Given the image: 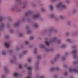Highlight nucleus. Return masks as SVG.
Wrapping results in <instances>:
<instances>
[{"label": "nucleus", "mask_w": 78, "mask_h": 78, "mask_svg": "<svg viewBox=\"0 0 78 78\" xmlns=\"http://www.w3.org/2000/svg\"><path fill=\"white\" fill-rule=\"evenodd\" d=\"M51 17H54V15L52 14V15H51Z\"/></svg>", "instance_id": "23"}, {"label": "nucleus", "mask_w": 78, "mask_h": 78, "mask_svg": "<svg viewBox=\"0 0 78 78\" xmlns=\"http://www.w3.org/2000/svg\"><path fill=\"white\" fill-rule=\"evenodd\" d=\"M31 58H29L28 59V62H31Z\"/></svg>", "instance_id": "16"}, {"label": "nucleus", "mask_w": 78, "mask_h": 78, "mask_svg": "<svg viewBox=\"0 0 78 78\" xmlns=\"http://www.w3.org/2000/svg\"><path fill=\"white\" fill-rule=\"evenodd\" d=\"M11 62L12 63H13V62H14V60H11Z\"/></svg>", "instance_id": "25"}, {"label": "nucleus", "mask_w": 78, "mask_h": 78, "mask_svg": "<svg viewBox=\"0 0 78 78\" xmlns=\"http://www.w3.org/2000/svg\"><path fill=\"white\" fill-rule=\"evenodd\" d=\"M34 39V37H30V39Z\"/></svg>", "instance_id": "19"}, {"label": "nucleus", "mask_w": 78, "mask_h": 78, "mask_svg": "<svg viewBox=\"0 0 78 78\" xmlns=\"http://www.w3.org/2000/svg\"><path fill=\"white\" fill-rule=\"evenodd\" d=\"M3 20V18L2 17H0V21L2 20Z\"/></svg>", "instance_id": "18"}, {"label": "nucleus", "mask_w": 78, "mask_h": 78, "mask_svg": "<svg viewBox=\"0 0 78 78\" xmlns=\"http://www.w3.org/2000/svg\"><path fill=\"white\" fill-rule=\"evenodd\" d=\"M58 43H60L61 42V41H60V40H58V41H57Z\"/></svg>", "instance_id": "26"}, {"label": "nucleus", "mask_w": 78, "mask_h": 78, "mask_svg": "<svg viewBox=\"0 0 78 78\" xmlns=\"http://www.w3.org/2000/svg\"><path fill=\"white\" fill-rule=\"evenodd\" d=\"M55 60L56 59V58H55Z\"/></svg>", "instance_id": "37"}, {"label": "nucleus", "mask_w": 78, "mask_h": 78, "mask_svg": "<svg viewBox=\"0 0 78 78\" xmlns=\"http://www.w3.org/2000/svg\"><path fill=\"white\" fill-rule=\"evenodd\" d=\"M19 36H23V34L22 33L20 34Z\"/></svg>", "instance_id": "17"}, {"label": "nucleus", "mask_w": 78, "mask_h": 78, "mask_svg": "<svg viewBox=\"0 0 78 78\" xmlns=\"http://www.w3.org/2000/svg\"><path fill=\"white\" fill-rule=\"evenodd\" d=\"M18 25H19V23H17L15 24L14 25V26H17Z\"/></svg>", "instance_id": "14"}, {"label": "nucleus", "mask_w": 78, "mask_h": 78, "mask_svg": "<svg viewBox=\"0 0 78 78\" xmlns=\"http://www.w3.org/2000/svg\"><path fill=\"white\" fill-rule=\"evenodd\" d=\"M57 8H59L61 7L63 8H66V6L64 5H63L62 2H60L56 6Z\"/></svg>", "instance_id": "2"}, {"label": "nucleus", "mask_w": 78, "mask_h": 78, "mask_svg": "<svg viewBox=\"0 0 78 78\" xmlns=\"http://www.w3.org/2000/svg\"><path fill=\"white\" fill-rule=\"evenodd\" d=\"M64 67H65V68H66V67H67V65H64Z\"/></svg>", "instance_id": "24"}, {"label": "nucleus", "mask_w": 78, "mask_h": 78, "mask_svg": "<svg viewBox=\"0 0 78 78\" xmlns=\"http://www.w3.org/2000/svg\"><path fill=\"white\" fill-rule=\"evenodd\" d=\"M70 40H68V41H70Z\"/></svg>", "instance_id": "35"}, {"label": "nucleus", "mask_w": 78, "mask_h": 78, "mask_svg": "<svg viewBox=\"0 0 78 78\" xmlns=\"http://www.w3.org/2000/svg\"><path fill=\"white\" fill-rule=\"evenodd\" d=\"M75 48H76V46H74L73 47V49H74V50L73 51L72 53L74 54V57L76 58V57H77V55H76V53H77V51H76V50L75 49Z\"/></svg>", "instance_id": "1"}, {"label": "nucleus", "mask_w": 78, "mask_h": 78, "mask_svg": "<svg viewBox=\"0 0 78 78\" xmlns=\"http://www.w3.org/2000/svg\"><path fill=\"white\" fill-rule=\"evenodd\" d=\"M55 40H54V41H55Z\"/></svg>", "instance_id": "39"}, {"label": "nucleus", "mask_w": 78, "mask_h": 78, "mask_svg": "<svg viewBox=\"0 0 78 78\" xmlns=\"http://www.w3.org/2000/svg\"><path fill=\"white\" fill-rule=\"evenodd\" d=\"M28 43H29V42H28V41H26L25 42V44H26V45H27V44H28Z\"/></svg>", "instance_id": "15"}, {"label": "nucleus", "mask_w": 78, "mask_h": 78, "mask_svg": "<svg viewBox=\"0 0 78 78\" xmlns=\"http://www.w3.org/2000/svg\"><path fill=\"white\" fill-rule=\"evenodd\" d=\"M8 37H9L7 35V36H6L5 37V38H6V39H8Z\"/></svg>", "instance_id": "22"}, {"label": "nucleus", "mask_w": 78, "mask_h": 78, "mask_svg": "<svg viewBox=\"0 0 78 78\" xmlns=\"http://www.w3.org/2000/svg\"><path fill=\"white\" fill-rule=\"evenodd\" d=\"M14 76L15 77H17L18 76V74L17 73H15L14 74Z\"/></svg>", "instance_id": "9"}, {"label": "nucleus", "mask_w": 78, "mask_h": 78, "mask_svg": "<svg viewBox=\"0 0 78 78\" xmlns=\"http://www.w3.org/2000/svg\"><path fill=\"white\" fill-rule=\"evenodd\" d=\"M57 57H58V56H57Z\"/></svg>", "instance_id": "40"}, {"label": "nucleus", "mask_w": 78, "mask_h": 78, "mask_svg": "<svg viewBox=\"0 0 78 78\" xmlns=\"http://www.w3.org/2000/svg\"><path fill=\"white\" fill-rule=\"evenodd\" d=\"M26 78H31V77H30V76H28V77H26Z\"/></svg>", "instance_id": "31"}, {"label": "nucleus", "mask_w": 78, "mask_h": 78, "mask_svg": "<svg viewBox=\"0 0 78 78\" xmlns=\"http://www.w3.org/2000/svg\"><path fill=\"white\" fill-rule=\"evenodd\" d=\"M59 69L58 68H57L56 69L55 68H52L51 69V71H54V70H59Z\"/></svg>", "instance_id": "4"}, {"label": "nucleus", "mask_w": 78, "mask_h": 78, "mask_svg": "<svg viewBox=\"0 0 78 78\" xmlns=\"http://www.w3.org/2000/svg\"><path fill=\"white\" fill-rule=\"evenodd\" d=\"M65 75H67V73H65Z\"/></svg>", "instance_id": "29"}, {"label": "nucleus", "mask_w": 78, "mask_h": 78, "mask_svg": "<svg viewBox=\"0 0 78 78\" xmlns=\"http://www.w3.org/2000/svg\"><path fill=\"white\" fill-rule=\"evenodd\" d=\"M36 49H35L34 51V52L36 53Z\"/></svg>", "instance_id": "27"}, {"label": "nucleus", "mask_w": 78, "mask_h": 78, "mask_svg": "<svg viewBox=\"0 0 78 78\" xmlns=\"http://www.w3.org/2000/svg\"><path fill=\"white\" fill-rule=\"evenodd\" d=\"M38 59H39L40 58H41V56H39L38 57Z\"/></svg>", "instance_id": "28"}, {"label": "nucleus", "mask_w": 78, "mask_h": 78, "mask_svg": "<svg viewBox=\"0 0 78 78\" xmlns=\"http://www.w3.org/2000/svg\"><path fill=\"white\" fill-rule=\"evenodd\" d=\"M60 18H62V16H60Z\"/></svg>", "instance_id": "30"}, {"label": "nucleus", "mask_w": 78, "mask_h": 78, "mask_svg": "<svg viewBox=\"0 0 78 78\" xmlns=\"http://www.w3.org/2000/svg\"><path fill=\"white\" fill-rule=\"evenodd\" d=\"M45 43L47 45H49V44H50V41H45Z\"/></svg>", "instance_id": "7"}, {"label": "nucleus", "mask_w": 78, "mask_h": 78, "mask_svg": "<svg viewBox=\"0 0 78 78\" xmlns=\"http://www.w3.org/2000/svg\"><path fill=\"white\" fill-rule=\"evenodd\" d=\"M4 27V25H2L1 26V27Z\"/></svg>", "instance_id": "32"}, {"label": "nucleus", "mask_w": 78, "mask_h": 78, "mask_svg": "<svg viewBox=\"0 0 78 78\" xmlns=\"http://www.w3.org/2000/svg\"><path fill=\"white\" fill-rule=\"evenodd\" d=\"M34 27H35V28H37L38 27V25L37 24H35L34 25Z\"/></svg>", "instance_id": "11"}, {"label": "nucleus", "mask_w": 78, "mask_h": 78, "mask_svg": "<svg viewBox=\"0 0 78 78\" xmlns=\"http://www.w3.org/2000/svg\"><path fill=\"white\" fill-rule=\"evenodd\" d=\"M63 59H64V58H62Z\"/></svg>", "instance_id": "38"}, {"label": "nucleus", "mask_w": 78, "mask_h": 78, "mask_svg": "<svg viewBox=\"0 0 78 78\" xmlns=\"http://www.w3.org/2000/svg\"><path fill=\"white\" fill-rule=\"evenodd\" d=\"M65 45L63 44V45H62V48H64V47H65Z\"/></svg>", "instance_id": "20"}, {"label": "nucleus", "mask_w": 78, "mask_h": 78, "mask_svg": "<svg viewBox=\"0 0 78 78\" xmlns=\"http://www.w3.org/2000/svg\"><path fill=\"white\" fill-rule=\"evenodd\" d=\"M69 71L70 72H74L75 73H78V70L76 69H72V68H70L69 69Z\"/></svg>", "instance_id": "3"}, {"label": "nucleus", "mask_w": 78, "mask_h": 78, "mask_svg": "<svg viewBox=\"0 0 78 78\" xmlns=\"http://www.w3.org/2000/svg\"><path fill=\"white\" fill-rule=\"evenodd\" d=\"M28 70H31V68L28 67L27 68Z\"/></svg>", "instance_id": "13"}, {"label": "nucleus", "mask_w": 78, "mask_h": 78, "mask_svg": "<svg viewBox=\"0 0 78 78\" xmlns=\"http://www.w3.org/2000/svg\"><path fill=\"white\" fill-rule=\"evenodd\" d=\"M39 17V14H36L34 16V18H37Z\"/></svg>", "instance_id": "6"}, {"label": "nucleus", "mask_w": 78, "mask_h": 78, "mask_svg": "<svg viewBox=\"0 0 78 78\" xmlns=\"http://www.w3.org/2000/svg\"><path fill=\"white\" fill-rule=\"evenodd\" d=\"M4 44L7 48H8L9 47V42H5Z\"/></svg>", "instance_id": "5"}, {"label": "nucleus", "mask_w": 78, "mask_h": 78, "mask_svg": "<svg viewBox=\"0 0 78 78\" xmlns=\"http://www.w3.org/2000/svg\"><path fill=\"white\" fill-rule=\"evenodd\" d=\"M27 29L28 28V26H27Z\"/></svg>", "instance_id": "36"}, {"label": "nucleus", "mask_w": 78, "mask_h": 78, "mask_svg": "<svg viewBox=\"0 0 78 78\" xmlns=\"http://www.w3.org/2000/svg\"><path fill=\"white\" fill-rule=\"evenodd\" d=\"M30 14H31V11H29L25 13V14L26 16H28Z\"/></svg>", "instance_id": "8"}, {"label": "nucleus", "mask_w": 78, "mask_h": 78, "mask_svg": "<svg viewBox=\"0 0 78 78\" xmlns=\"http://www.w3.org/2000/svg\"><path fill=\"white\" fill-rule=\"evenodd\" d=\"M19 68H22V65H19Z\"/></svg>", "instance_id": "21"}, {"label": "nucleus", "mask_w": 78, "mask_h": 78, "mask_svg": "<svg viewBox=\"0 0 78 78\" xmlns=\"http://www.w3.org/2000/svg\"><path fill=\"white\" fill-rule=\"evenodd\" d=\"M24 66H25V67H27V65H24Z\"/></svg>", "instance_id": "34"}, {"label": "nucleus", "mask_w": 78, "mask_h": 78, "mask_svg": "<svg viewBox=\"0 0 78 78\" xmlns=\"http://www.w3.org/2000/svg\"><path fill=\"white\" fill-rule=\"evenodd\" d=\"M53 39H56V37H55Z\"/></svg>", "instance_id": "33"}, {"label": "nucleus", "mask_w": 78, "mask_h": 78, "mask_svg": "<svg viewBox=\"0 0 78 78\" xmlns=\"http://www.w3.org/2000/svg\"><path fill=\"white\" fill-rule=\"evenodd\" d=\"M6 54V52L5 51H3L2 52V55H5Z\"/></svg>", "instance_id": "12"}, {"label": "nucleus", "mask_w": 78, "mask_h": 78, "mask_svg": "<svg viewBox=\"0 0 78 78\" xmlns=\"http://www.w3.org/2000/svg\"><path fill=\"white\" fill-rule=\"evenodd\" d=\"M50 9L51 10H53V6L51 5L50 6Z\"/></svg>", "instance_id": "10"}]
</instances>
